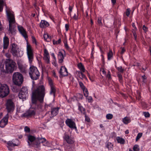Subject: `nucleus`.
Listing matches in <instances>:
<instances>
[{
	"instance_id": "obj_1",
	"label": "nucleus",
	"mask_w": 151,
	"mask_h": 151,
	"mask_svg": "<svg viewBox=\"0 0 151 151\" xmlns=\"http://www.w3.org/2000/svg\"><path fill=\"white\" fill-rule=\"evenodd\" d=\"M45 93V88L43 85L39 86L36 89L34 90L32 96V103L30 108L27 111L23 114L22 116H30L34 115L35 112L31 108L41 111L44 110L42 103L43 101Z\"/></svg>"
},
{
	"instance_id": "obj_2",
	"label": "nucleus",
	"mask_w": 151,
	"mask_h": 151,
	"mask_svg": "<svg viewBox=\"0 0 151 151\" xmlns=\"http://www.w3.org/2000/svg\"><path fill=\"white\" fill-rule=\"evenodd\" d=\"M6 10L7 19L9 22V30L12 34L14 35L15 33V30L13 25L15 22L13 12L9 9L7 8L6 6Z\"/></svg>"
},
{
	"instance_id": "obj_3",
	"label": "nucleus",
	"mask_w": 151,
	"mask_h": 151,
	"mask_svg": "<svg viewBox=\"0 0 151 151\" xmlns=\"http://www.w3.org/2000/svg\"><path fill=\"white\" fill-rule=\"evenodd\" d=\"M12 81L14 85L18 86H21L24 81L23 77L20 73L14 72L12 75Z\"/></svg>"
},
{
	"instance_id": "obj_4",
	"label": "nucleus",
	"mask_w": 151,
	"mask_h": 151,
	"mask_svg": "<svg viewBox=\"0 0 151 151\" xmlns=\"http://www.w3.org/2000/svg\"><path fill=\"white\" fill-rule=\"evenodd\" d=\"M11 52L14 56L21 57L23 55L24 52L19 49L17 45L15 43L11 44Z\"/></svg>"
},
{
	"instance_id": "obj_5",
	"label": "nucleus",
	"mask_w": 151,
	"mask_h": 151,
	"mask_svg": "<svg viewBox=\"0 0 151 151\" xmlns=\"http://www.w3.org/2000/svg\"><path fill=\"white\" fill-rule=\"evenodd\" d=\"M16 63L10 59H6V60L5 68L6 73L12 72L14 70Z\"/></svg>"
},
{
	"instance_id": "obj_6",
	"label": "nucleus",
	"mask_w": 151,
	"mask_h": 151,
	"mask_svg": "<svg viewBox=\"0 0 151 151\" xmlns=\"http://www.w3.org/2000/svg\"><path fill=\"white\" fill-rule=\"evenodd\" d=\"M29 74L33 80H37L40 76V73L37 68L35 67L31 66L30 67Z\"/></svg>"
},
{
	"instance_id": "obj_7",
	"label": "nucleus",
	"mask_w": 151,
	"mask_h": 151,
	"mask_svg": "<svg viewBox=\"0 0 151 151\" xmlns=\"http://www.w3.org/2000/svg\"><path fill=\"white\" fill-rule=\"evenodd\" d=\"M9 93L8 86L5 84L0 83V97L4 98Z\"/></svg>"
},
{
	"instance_id": "obj_8",
	"label": "nucleus",
	"mask_w": 151,
	"mask_h": 151,
	"mask_svg": "<svg viewBox=\"0 0 151 151\" xmlns=\"http://www.w3.org/2000/svg\"><path fill=\"white\" fill-rule=\"evenodd\" d=\"M26 53L29 62L30 64L34 59V52L31 46L27 43L26 46Z\"/></svg>"
},
{
	"instance_id": "obj_9",
	"label": "nucleus",
	"mask_w": 151,
	"mask_h": 151,
	"mask_svg": "<svg viewBox=\"0 0 151 151\" xmlns=\"http://www.w3.org/2000/svg\"><path fill=\"white\" fill-rule=\"evenodd\" d=\"M6 106L8 112H12L14 109V104L11 99H8L7 100Z\"/></svg>"
},
{
	"instance_id": "obj_10",
	"label": "nucleus",
	"mask_w": 151,
	"mask_h": 151,
	"mask_svg": "<svg viewBox=\"0 0 151 151\" xmlns=\"http://www.w3.org/2000/svg\"><path fill=\"white\" fill-rule=\"evenodd\" d=\"M65 123L67 126L72 129H75L76 132H77V127L75 123L72 119H67L65 121Z\"/></svg>"
},
{
	"instance_id": "obj_11",
	"label": "nucleus",
	"mask_w": 151,
	"mask_h": 151,
	"mask_svg": "<svg viewBox=\"0 0 151 151\" xmlns=\"http://www.w3.org/2000/svg\"><path fill=\"white\" fill-rule=\"evenodd\" d=\"M37 142L35 144L37 146H38L40 143H42L43 145L44 146H47L48 147L50 146L49 145V143L47 141L45 138H38L36 140Z\"/></svg>"
},
{
	"instance_id": "obj_12",
	"label": "nucleus",
	"mask_w": 151,
	"mask_h": 151,
	"mask_svg": "<svg viewBox=\"0 0 151 151\" xmlns=\"http://www.w3.org/2000/svg\"><path fill=\"white\" fill-rule=\"evenodd\" d=\"M43 59L46 63L48 64L50 63V57L49 54L46 49H45L44 50Z\"/></svg>"
},
{
	"instance_id": "obj_13",
	"label": "nucleus",
	"mask_w": 151,
	"mask_h": 151,
	"mask_svg": "<svg viewBox=\"0 0 151 151\" xmlns=\"http://www.w3.org/2000/svg\"><path fill=\"white\" fill-rule=\"evenodd\" d=\"M48 81L49 85L50 88V94L51 95H53L54 97L55 93L56 91L55 86L51 79H49Z\"/></svg>"
},
{
	"instance_id": "obj_14",
	"label": "nucleus",
	"mask_w": 151,
	"mask_h": 151,
	"mask_svg": "<svg viewBox=\"0 0 151 151\" xmlns=\"http://www.w3.org/2000/svg\"><path fill=\"white\" fill-rule=\"evenodd\" d=\"M78 83L80 87L83 91L84 96L85 97H87L89 94V93L87 89L82 82L78 81Z\"/></svg>"
},
{
	"instance_id": "obj_15",
	"label": "nucleus",
	"mask_w": 151,
	"mask_h": 151,
	"mask_svg": "<svg viewBox=\"0 0 151 151\" xmlns=\"http://www.w3.org/2000/svg\"><path fill=\"white\" fill-rule=\"evenodd\" d=\"M8 114H6V117H4L0 121V127H4L7 124L8 121Z\"/></svg>"
},
{
	"instance_id": "obj_16",
	"label": "nucleus",
	"mask_w": 151,
	"mask_h": 151,
	"mask_svg": "<svg viewBox=\"0 0 151 151\" xmlns=\"http://www.w3.org/2000/svg\"><path fill=\"white\" fill-rule=\"evenodd\" d=\"M59 73L61 76H65L68 75V71L66 68L64 66L61 67Z\"/></svg>"
},
{
	"instance_id": "obj_17",
	"label": "nucleus",
	"mask_w": 151,
	"mask_h": 151,
	"mask_svg": "<svg viewBox=\"0 0 151 151\" xmlns=\"http://www.w3.org/2000/svg\"><path fill=\"white\" fill-rule=\"evenodd\" d=\"M18 145V144H15L13 143L12 141H9L7 142L6 146L9 150L11 151L14 147Z\"/></svg>"
},
{
	"instance_id": "obj_18",
	"label": "nucleus",
	"mask_w": 151,
	"mask_h": 151,
	"mask_svg": "<svg viewBox=\"0 0 151 151\" xmlns=\"http://www.w3.org/2000/svg\"><path fill=\"white\" fill-rule=\"evenodd\" d=\"M18 30L22 35L26 38L27 37V35L26 32L23 27L21 26H18Z\"/></svg>"
},
{
	"instance_id": "obj_19",
	"label": "nucleus",
	"mask_w": 151,
	"mask_h": 151,
	"mask_svg": "<svg viewBox=\"0 0 151 151\" xmlns=\"http://www.w3.org/2000/svg\"><path fill=\"white\" fill-rule=\"evenodd\" d=\"M64 139L66 141L67 143L69 144H72L74 142L73 139L66 134H65L64 136Z\"/></svg>"
},
{
	"instance_id": "obj_20",
	"label": "nucleus",
	"mask_w": 151,
	"mask_h": 151,
	"mask_svg": "<svg viewBox=\"0 0 151 151\" xmlns=\"http://www.w3.org/2000/svg\"><path fill=\"white\" fill-rule=\"evenodd\" d=\"M58 108L52 109L51 111V115L50 116V117L52 118L56 115L58 113Z\"/></svg>"
},
{
	"instance_id": "obj_21",
	"label": "nucleus",
	"mask_w": 151,
	"mask_h": 151,
	"mask_svg": "<svg viewBox=\"0 0 151 151\" xmlns=\"http://www.w3.org/2000/svg\"><path fill=\"white\" fill-rule=\"evenodd\" d=\"M28 140L27 142L29 145H30L33 144L34 141L36 140L35 139V138L34 136L30 135L28 136Z\"/></svg>"
},
{
	"instance_id": "obj_22",
	"label": "nucleus",
	"mask_w": 151,
	"mask_h": 151,
	"mask_svg": "<svg viewBox=\"0 0 151 151\" xmlns=\"http://www.w3.org/2000/svg\"><path fill=\"white\" fill-rule=\"evenodd\" d=\"M48 22L45 20H42L40 24V26L42 28H44L48 27L49 26Z\"/></svg>"
},
{
	"instance_id": "obj_23",
	"label": "nucleus",
	"mask_w": 151,
	"mask_h": 151,
	"mask_svg": "<svg viewBox=\"0 0 151 151\" xmlns=\"http://www.w3.org/2000/svg\"><path fill=\"white\" fill-rule=\"evenodd\" d=\"M4 48L6 49L9 45V40L8 38L5 36L3 39Z\"/></svg>"
},
{
	"instance_id": "obj_24",
	"label": "nucleus",
	"mask_w": 151,
	"mask_h": 151,
	"mask_svg": "<svg viewBox=\"0 0 151 151\" xmlns=\"http://www.w3.org/2000/svg\"><path fill=\"white\" fill-rule=\"evenodd\" d=\"M78 110L81 112L82 114L85 115L86 112L85 109L79 103L78 104Z\"/></svg>"
},
{
	"instance_id": "obj_25",
	"label": "nucleus",
	"mask_w": 151,
	"mask_h": 151,
	"mask_svg": "<svg viewBox=\"0 0 151 151\" xmlns=\"http://www.w3.org/2000/svg\"><path fill=\"white\" fill-rule=\"evenodd\" d=\"M58 59L59 60V62L61 63H63L64 58L63 54L61 52H59L58 54Z\"/></svg>"
},
{
	"instance_id": "obj_26",
	"label": "nucleus",
	"mask_w": 151,
	"mask_h": 151,
	"mask_svg": "<svg viewBox=\"0 0 151 151\" xmlns=\"http://www.w3.org/2000/svg\"><path fill=\"white\" fill-rule=\"evenodd\" d=\"M28 96V94H26L23 92H20L19 94V99H22L23 100L26 99Z\"/></svg>"
},
{
	"instance_id": "obj_27",
	"label": "nucleus",
	"mask_w": 151,
	"mask_h": 151,
	"mask_svg": "<svg viewBox=\"0 0 151 151\" xmlns=\"http://www.w3.org/2000/svg\"><path fill=\"white\" fill-rule=\"evenodd\" d=\"M116 140L118 143L121 144H124L125 143V140L122 137H116Z\"/></svg>"
},
{
	"instance_id": "obj_28",
	"label": "nucleus",
	"mask_w": 151,
	"mask_h": 151,
	"mask_svg": "<svg viewBox=\"0 0 151 151\" xmlns=\"http://www.w3.org/2000/svg\"><path fill=\"white\" fill-rule=\"evenodd\" d=\"M78 67L81 71L83 72H85V68L81 63H78Z\"/></svg>"
},
{
	"instance_id": "obj_29",
	"label": "nucleus",
	"mask_w": 151,
	"mask_h": 151,
	"mask_svg": "<svg viewBox=\"0 0 151 151\" xmlns=\"http://www.w3.org/2000/svg\"><path fill=\"white\" fill-rule=\"evenodd\" d=\"M113 57V53L111 50H110L107 53L108 60H109L111 59Z\"/></svg>"
},
{
	"instance_id": "obj_30",
	"label": "nucleus",
	"mask_w": 151,
	"mask_h": 151,
	"mask_svg": "<svg viewBox=\"0 0 151 151\" xmlns=\"http://www.w3.org/2000/svg\"><path fill=\"white\" fill-rule=\"evenodd\" d=\"M123 122L124 124H127L131 122L130 118L128 117H125L123 119Z\"/></svg>"
},
{
	"instance_id": "obj_31",
	"label": "nucleus",
	"mask_w": 151,
	"mask_h": 151,
	"mask_svg": "<svg viewBox=\"0 0 151 151\" xmlns=\"http://www.w3.org/2000/svg\"><path fill=\"white\" fill-rule=\"evenodd\" d=\"M106 146L109 150H112L113 147V145L111 142H106Z\"/></svg>"
},
{
	"instance_id": "obj_32",
	"label": "nucleus",
	"mask_w": 151,
	"mask_h": 151,
	"mask_svg": "<svg viewBox=\"0 0 151 151\" xmlns=\"http://www.w3.org/2000/svg\"><path fill=\"white\" fill-rule=\"evenodd\" d=\"M20 92H23L26 94H28V89L26 87H23Z\"/></svg>"
},
{
	"instance_id": "obj_33",
	"label": "nucleus",
	"mask_w": 151,
	"mask_h": 151,
	"mask_svg": "<svg viewBox=\"0 0 151 151\" xmlns=\"http://www.w3.org/2000/svg\"><path fill=\"white\" fill-rule=\"evenodd\" d=\"M133 149L134 151H139V146L137 145H135L134 146Z\"/></svg>"
},
{
	"instance_id": "obj_34",
	"label": "nucleus",
	"mask_w": 151,
	"mask_h": 151,
	"mask_svg": "<svg viewBox=\"0 0 151 151\" xmlns=\"http://www.w3.org/2000/svg\"><path fill=\"white\" fill-rule=\"evenodd\" d=\"M43 37L45 40L46 41H48L47 40L50 39V36L47 34H44Z\"/></svg>"
},
{
	"instance_id": "obj_35",
	"label": "nucleus",
	"mask_w": 151,
	"mask_h": 151,
	"mask_svg": "<svg viewBox=\"0 0 151 151\" xmlns=\"http://www.w3.org/2000/svg\"><path fill=\"white\" fill-rule=\"evenodd\" d=\"M86 97V99L88 101V102H92L93 101V99L91 96H88V95L87 97Z\"/></svg>"
},
{
	"instance_id": "obj_36",
	"label": "nucleus",
	"mask_w": 151,
	"mask_h": 151,
	"mask_svg": "<svg viewBox=\"0 0 151 151\" xmlns=\"http://www.w3.org/2000/svg\"><path fill=\"white\" fill-rule=\"evenodd\" d=\"M116 69L119 72L121 73H123L124 72V69L122 68V67L121 66L116 67Z\"/></svg>"
},
{
	"instance_id": "obj_37",
	"label": "nucleus",
	"mask_w": 151,
	"mask_h": 151,
	"mask_svg": "<svg viewBox=\"0 0 151 151\" xmlns=\"http://www.w3.org/2000/svg\"><path fill=\"white\" fill-rule=\"evenodd\" d=\"M113 116V115L111 114H108L106 116V118L108 119H111L112 118Z\"/></svg>"
},
{
	"instance_id": "obj_38",
	"label": "nucleus",
	"mask_w": 151,
	"mask_h": 151,
	"mask_svg": "<svg viewBox=\"0 0 151 151\" xmlns=\"http://www.w3.org/2000/svg\"><path fill=\"white\" fill-rule=\"evenodd\" d=\"M142 133H139L136 137V140L137 141L142 136Z\"/></svg>"
},
{
	"instance_id": "obj_39",
	"label": "nucleus",
	"mask_w": 151,
	"mask_h": 151,
	"mask_svg": "<svg viewBox=\"0 0 151 151\" xmlns=\"http://www.w3.org/2000/svg\"><path fill=\"white\" fill-rule=\"evenodd\" d=\"M60 39H59L58 41H55L54 40H52V42L54 45L59 44L60 43Z\"/></svg>"
},
{
	"instance_id": "obj_40",
	"label": "nucleus",
	"mask_w": 151,
	"mask_h": 151,
	"mask_svg": "<svg viewBox=\"0 0 151 151\" xmlns=\"http://www.w3.org/2000/svg\"><path fill=\"white\" fill-rule=\"evenodd\" d=\"M83 72H81V73H81V76L80 77V78L81 79H83L84 78L86 79L87 78L86 76L83 73Z\"/></svg>"
},
{
	"instance_id": "obj_41",
	"label": "nucleus",
	"mask_w": 151,
	"mask_h": 151,
	"mask_svg": "<svg viewBox=\"0 0 151 151\" xmlns=\"http://www.w3.org/2000/svg\"><path fill=\"white\" fill-rule=\"evenodd\" d=\"M142 81L145 83L147 81V77L143 75L142 76Z\"/></svg>"
},
{
	"instance_id": "obj_42",
	"label": "nucleus",
	"mask_w": 151,
	"mask_h": 151,
	"mask_svg": "<svg viewBox=\"0 0 151 151\" xmlns=\"http://www.w3.org/2000/svg\"><path fill=\"white\" fill-rule=\"evenodd\" d=\"M130 11L131 10L130 9H127V11L126 12V14L127 16H129L130 13Z\"/></svg>"
},
{
	"instance_id": "obj_43",
	"label": "nucleus",
	"mask_w": 151,
	"mask_h": 151,
	"mask_svg": "<svg viewBox=\"0 0 151 151\" xmlns=\"http://www.w3.org/2000/svg\"><path fill=\"white\" fill-rule=\"evenodd\" d=\"M85 120L88 122H90V118L88 117L87 116L86 114L85 115Z\"/></svg>"
},
{
	"instance_id": "obj_44",
	"label": "nucleus",
	"mask_w": 151,
	"mask_h": 151,
	"mask_svg": "<svg viewBox=\"0 0 151 151\" xmlns=\"http://www.w3.org/2000/svg\"><path fill=\"white\" fill-rule=\"evenodd\" d=\"M143 114L145 117H149L150 116V114L148 112H144Z\"/></svg>"
},
{
	"instance_id": "obj_45",
	"label": "nucleus",
	"mask_w": 151,
	"mask_h": 151,
	"mask_svg": "<svg viewBox=\"0 0 151 151\" xmlns=\"http://www.w3.org/2000/svg\"><path fill=\"white\" fill-rule=\"evenodd\" d=\"M117 76L119 78V80H121L122 78V75L119 73H118Z\"/></svg>"
},
{
	"instance_id": "obj_46",
	"label": "nucleus",
	"mask_w": 151,
	"mask_h": 151,
	"mask_svg": "<svg viewBox=\"0 0 151 151\" xmlns=\"http://www.w3.org/2000/svg\"><path fill=\"white\" fill-rule=\"evenodd\" d=\"M98 24L100 25H101L102 24V22H101V18L100 17L98 19Z\"/></svg>"
},
{
	"instance_id": "obj_47",
	"label": "nucleus",
	"mask_w": 151,
	"mask_h": 151,
	"mask_svg": "<svg viewBox=\"0 0 151 151\" xmlns=\"http://www.w3.org/2000/svg\"><path fill=\"white\" fill-rule=\"evenodd\" d=\"M24 129L25 131L26 132H29L30 130L29 128L27 126L25 127Z\"/></svg>"
},
{
	"instance_id": "obj_48",
	"label": "nucleus",
	"mask_w": 151,
	"mask_h": 151,
	"mask_svg": "<svg viewBox=\"0 0 151 151\" xmlns=\"http://www.w3.org/2000/svg\"><path fill=\"white\" fill-rule=\"evenodd\" d=\"M32 42L33 43L37 45V42L35 39L34 37L32 38Z\"/></svg>"
},
{
	"instance_id": "obj_49",
	"label": "nucleus",
	"mask_w": 151,
	"mask_h": 151,
	"mask_svg": "<svg viewBox=\"0 0 151 151\" xmlns=\"http://www.w3.org/2000/svg\"><path fill=\"white\" fill-rule=\"evenodd\" d=\"M81 73V71H76V74L80 78V77L81 76V73Z\"/></svg>"
},
{
	"instance_id": "obj_50",
	"label": "nucleus",
	"mask_w": 151,
	"mask_h": 151,
	"mask_svg": "<svg viewBox=\"0 0 151 151\" xmlns=\"http://www.w3.org/2000/svg\"><path fill=\"white\" fill-rule=\"evenodd\" d=\"M143 29L145 32H147V28L145 25L143 26Z\"/></svg>"
},
{
	"instance_id": "obj_51",
	"label": "nucleus",
	"mask_w": 151,
	"mask_h": 151,
	"mask_svg": "<svg viewBox=\"0 0 151 151\" xmlns=\"http://www.w3.org/2000/svg\"><path fill=\"white\" fill-rule=\"evenodd\" d=\"M72 18L75 20H77L78 19V16L76 15L75 13L74 14V15L73 17Z\"/></svg>"
},
{
	"instance_id": "obj_52",
	"label": "nucleus",
	"mask_w": 151,
	"mask_h": 151,
	"mask_svg": "<svg viewBox=\"0 0 151 151\" xmlns=\"http://www.w3.org/2000/svg\"><path fill=\"white\" fill-rule=\"evenodd\" d=\"M125 51V50L124 48H122V51L121 52V54H123V53Z\"/></svg>"
},
{
	"instance_id": "obj_53",
	"label": "nucleus",
	"mask_w": 151,
	"mask_h": 151,
	"mask_svg": "<svg viewBox=\"0 0 151 151\" xmlns=\"http://www.w3.org/2000/svg\"><path fill=\"white\" fill-rule=\"evenodd\" d=\"M101 70L103 74L105 75L106 74V72H105L104 68L101 69Z\"/></svg>"
},
{
	"instance_id": "obj_54",
	"label": "nucleus",
	"mask_w": 151,
	"mask_h": 151,
	"mask_svg": "<svg viewBox=\"0 0 151 151\" xmlns=\"http://www.w3.org/2000/svg\"><path fill=\"white\" fill-rule=\"evenodd\" d=\"M106 77L108 78L109 79H111V76L110 74H107L106 75Z\"/></svg>"
},
{
	"instance_id": "obj_55",
	"label": "nucleus",
	"mask_w": 151,
	"mask_h": 151,
	"mask_svg": "<svg viewBox=\"0 0 151 151\" xmlns=\"http://www.w3.org/2000/svg\"><path fill=\"white\" fill-rule=\"evenodd\" d=\"M65 28L66 31L68 30L69 28V25L68 24H65Z\"/></svg>"
},
{
	"instance_id": "obj_56",
	"label": "nucleus",
	"mask_w": 151,
	"mask_h": 151,
	"mask_svg": "<svg viewBox=\"0 0 151 151\" xmlns=\"http://www.w3.org/2000/svg\"><path fill=\"white\" fill-rule=\"evenodd\" d=\"M51 55L53 57V58L54 59L56 60V57L55 56V55H54V53H52L51 54Z\"/></svg>"
},
{
	"instance_id": "obj_57",
	"label": "nucleus",
	"mask_w": 151,
	"mask_h": 151,
	"mask_svg": "<svg viewBox=\"0 0 151 151\" xmlns=\"http://www.w3.org/2000/svg\"><path fill=\"white\" fill-rule=\"evenodd\" d=\"M78 96H79V98H80L81 99H82L83 98V96L81 94H78Z\"/></svg>"
},
{
	"instance_id": "obj_58",
	"label": "nucleus",
	"mask_w": 151,
	"mask_h": 151,
	"mask_svg": "<svg viewBox=\"0 0 151 151\" xmlns=\"http://www.w3.org/2000/svg\"><path fill=\"white\" fill-rule=\"evenodd\" d=\"M111 1L113 4H114L116 3V0H111Z\"/></svg>"
},
{
	"instance_id": "obj_59",
	"label": "nucleus",
	"mask_w": 151,
	"mask_h": 151,
	"mask_svg": "<svg viewBox=\"0 0 151 151\" xmlns=\"http://www.w3.org/2000/svg\"><path fill=\"white\" fill-rule=\"evenodd\" d=\"M73 8L71 6H69V11L71 12L72 11Z\"/></svg>"
},
{
	"instance_id": "obj_60",
	"label": "nucleus",
	"mask_w": 151,
	"mask_h": 151,
	"mask_svg": "<svg viewBox=\"0 0 151 151\" xmlns=\"http://www.w3.org/2000/svg\"><path fill=\"white\" fill-rule=\"evenodd\" d=\"M133 35H134V37L135 38V39H136V37H137V35H136V33L135 32H134L133 33Z\"/></svg>"
},
{
	"instance_id": "obj_61",
	"label": "nucleus",
	"mask_w": 151,
	"mask_h": 151,
	"mask_svg": "<svg viewBox=\"0 0 151 151\" xmlns=\"http://www.w3.org/2000/svg\"><path fill=\"white\" fill-rule=\"evenodd\" d=\"M65 46L66 48L67 49H68L69 46L67 44H65Z\"/></svg>"
},
{
	"instance_id": "obj_62",
	"label": "nucleus",
	"mask_w": 151,
	"mask_h": 151,
	"mask_svg": "<svg viewBox=\"0 0 151 151\" xmlns=\"http://www.w3.org/2000/svg\"><path fill=\"white\" fill-rule=\"evenodd\" d=\"M134 66H139V64L138 63H137L134 65Z\"/></svg>"
},
{
	"instance_id": "obj_63",
	"label": "nucleus",
	"mask_w": 151,
	"mask_h": 151,
	"mask_svg": "<svg viewBox=\"0 0 151 151\" xmlns=\"http://www.w3.org/2000/svg\"><path fill=\"white\" fill-rule=\"evenodd\" d=\"M89 78L91 81H94L93 79V78H91L90 76H89Z\"/></svg>"
},
{
	"instance_id": "obj_64",
	"label": "nucleus",
	"mask_w": 151,
	"mask_h": 151,
	"mask_svg": "<svg viewBox=\"0 0 151 151\" xmlns=\"http://www.w3.org/2000/svg\"><path fill=\"white\" fill-rule=\"evenodd\" d=\"M125 133L126 134H129V131L128 130H127L126 131H125Z\"/></svg>"
}]
</instances>
